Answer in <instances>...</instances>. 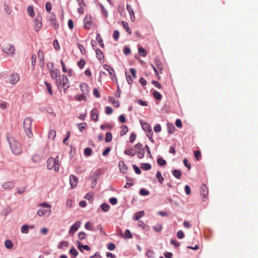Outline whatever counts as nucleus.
I'll return each instance as SVG.
<instances>
[{"mask_svg":"<svg viewBox=\"0 0 258 258\" xmlns=\"http://www.w3.org/2000/svg\"><path fill=\"white\" fill-rule=\"evenodd\" d=\"M7 140L13 153L17 155L20 154L22 151V148L20 143L12 137L9 136L7 137Z\"/></svg>","mask_w":258,"mask_h":258,"instance_id":"1","label":"nucleus"},{"mask_svg":"<svg viewBox=\"0 0 258 258\" xmlns=\"http://www.w3.org/2000/svg\"><path fill=\"white\" fill-rule=\"evenodd\" d=\"M56 85L58 90H61L63 89L64 92L70 87V82L67 77L63 75L60 77V79L56 82Z\"/></svg>","mask_w":258,"mask_h":258,"instance_id":"2","label":"nucleus"},{"mask_svg":"<svg viewBox=\"0 0 258 258\" xmlns=\"http://www.w3.org/2000/svg\"><path fill=\"white\" fill-rule=\"evenodd\" d=\"M42 208L40 209L37 211V215L39 216H46L48 217L51 213V206L47 203H43L39 205Z\"/></svg>","mask_w":258,"mask_h":258,"instance_id":"3","label":"nucleus"},{"mask_svg":"<svg viewBox=\"0 0 258 258\" xmlns=\"http://www.w3.org/2000/svg\"><path fill=\"white\" fill-rule=\"evenodd\" d=\"M47 167L49 170L53 169L55 171L59 169V157L57 156L55 158H49L47 161Z\"/></svg>","mask_w":258,"mask_h":258,"instance_id":"4","label":"nucleus"},{"mask_svg":"<svg viewBox=\"0 0 258 258\" xmlns=\"http://www.w3.org/2000/svg\"><path fill=\"white\" fill-rule=\"evenodd\" d=\"M32 120L30 118H26L23 121V128L26 136L31 138L33 136L31 131Z\"/></svg>","mask_w":258,"mask_h":258,"instance_id":"5","label":"nucleus"},{"mask_svg":"<svg viewBox=\"0 0 258 258\" xmlns=\"http://www.w3.org/2000/svg\"><path fill=\"white\" fill-rule=\"evenodd\" d=\"M3 50L10 56H13L15 54V48L14 46L9 43L4 44Z\"/></svg>","mask_w":258,"mask_h":258,"instance_id":"6","label":"nucleus"},{"mask_svg":"<svg viewBox=\"0 0 258 258\" xmlns=\"http://www.w3.org/2000/svg\"><path fill=\"white\" fill-rule=\"evenodd\" d=\"M47 19L49 22L51 23V25L53 29L57 30L59 28V24L56 22V16L51 13L47 16Z\"/></svg>","mask_w":258,"mask_h":258,"instance_id":"7","label":"nucleus"},{"mask_svg":"<svg viewBox=\"0 0 258 258\" xmlns=\"http://www.w3.org/2000/svg\"><path fill=\"white\" fill-rule=\"evenodd\" d=\"M34 29L36 31H39L42 26V18L41 16H37L33 21Z\"/></svg>","mask_w":258,"mask_h":258,"instance_id":"8","label":"nucleus"},{"mask_svg":"<svg viewBox=\"0 0 258 258\" xmlns=\"http://www.w3.org/2000/svg\"><path fill=\"white\" fill-rule=\"evenodd\" d=\"M84 28L86 29H90L93 27V21L92 17L89 15H86L84 20Z\"/></svg>","mask_w":258,"mask_h":258,"instance_id":"9","label":"nucleus"},{"mask_svg":"<svg viewBox=\"0 0 258 258\" xmlns=\"http://www.w3.org/2000/svg\"><path fill=\"white\" fill-rule=\"evenodd\" d=\"M50 74L52 79L55 80V82L60 79V71L58 69L50 70Z\"/></svg>","mask_w":258,"mask_h":258,"instance_id":"10","label":"nucleus"},{"mask_svg":"<svg viewBox=\"0 0 258 258\" xmlns=\"http://www.w3.org/2000/svg\"><path fill=\"white\" fill-rule=\"evenodd\" d=\"M81 225L80 221L76 222L71 227L69 230V233L71 235H73L75 232H76Z\"/></svg>","mask_w":258,"mask_h":258,"instance_id":"11","label":"nucleus"},{"mask_svg":"<svg viewBox=\"0 0 258 258\" xmlns=\"http://www.w3.org/2000/svg\"><path fill=\"white\" fill-rule=\"evenodd\" d=\"M70 183L72 188H75L78 185V178L75 175L72 174L70 177Z\"/></svg>","mask_w":258,"mask_h":258,"instance_id":"12","label":"nucleus"},{"mask_svg":"<svg viewBox=\"0 0 258 258\" xmlns=\"http://www.w3.org/2000/svg\"><path fill=\"white\" fill-rule=\"evenodd\" d=\"M20 79L19 75L18 73L12 74L9 78V82L13 85L16 84Z\"/></svg>","mask_w":258,"mask_h":258,"instance_id":"13","label":"nucleus"},{"mask_svg":"<svg viewBox=\"0 0 258 258\" xmlns=\"http://www.w3.org/2000/svg\"><path fill=\"white\" fill-rule=\"evenodd\" d=\"M80 88L82 93V94L87 96L89 92L88 85L84 83H81L80 85Z\"/></svg>","mask_w":258,"mask_h":258,"instance_id":"14","label":"nucleus"},{"mask_svg":"<svg viewBox=\"0 0 258 258\" xmlns=\"http://www.w3.org/2000/svg\"><path fill=\"white\" fill-rule=\"evenodd\" d=\"M200 193L203 199H207L208 196V189L205 184H203L201 187Z\"/></svg>","mask_w":258,"mask_h":258,"instance_id":"15","label":"nucleus"},{"mask_svg":"<svg viewBox=\"0 0 258 258\" xmlns=\"http://www.w3.org/2000/svg\"><path fill=\"white\" fill-rule=\"evenodd\" d=\"M118 167L120 171L123 173H125L127 171V167L125 164L124 162L122 161H120L118 163Z\"/></svg>","mask_w":258,"mask_h":258,"instance_id":"16","label":"nucleus"},{"mask_svg":"<svg viewBox=\"0 0 258 258\" xmlns=\"http://www.w3.org/2000/svg\"><path fill=\"white\" fill-rule=\"evenodd\" d=\"M91 115L92 118L95 121H97L98 119V110L97 108L93 109L91 111Z\"/></svg>","mask_w":258,"mask_h":258,"instance_id":"17","label":"nucleus"},{"mask_svg":"<svg viewBox=\"0 0 258 258\" xmlns=\"http://www.w3.org/2000/svg\"><path fill=\"white\" fill-rule=\"evenodd\" d=\"M126 9L130 15L131 21L132 22H134L135 20V17L134 11L132 8L131 6L129 5H127Z\"/></svg>","mask_w":258,"mask_h":258,"instance_id":"18","label":"nucleus"},{"mask_svg":"<svg viewBox=\"0 0 258 258\" xmlns=\"http://www.w3.org/2000/svg\"><path fill=\"white\" fill-rule=\"evenodd\" d=\"M4 189H12L15 186V183L13 181H8L5 182L3 185Z\"/></svg>","mask_w":258,"mask_h":258,"instance_id":"19","label":"nucleus"},{"mask_svg":"<svg viewBox=\"0 0 258 258\" xmlns=\"http://www.w3.org/2000/svg\"><path fill=\"white\" fill-rule=\"evenodd\" d=\"M143 129L147 132H149L151 135L152 128L150 125L148 123H144L142 124Z\"/></svg>","mask_w":258,"mask_h":258,"instance_id":"20","label":"nucleus"},{"mask_svg":"<svg viewBox=\"0 0 258 258\" xmlns=\"http://www.w3.org/2000/svg\"><path fill=\"white\" fill-rule=\"evenodd\" d=\"M155 64L156 66V68L157 70L158 71V72H160V73H162V71L163 68V64L160 61L158 60H155Z\"/></svg>","mask_w":258,"mask_h":258,"instance_id":"21","label":"nucleus"},{"mask_svg":"<svg viewBox=\"0 0 258 258\" xmlns=\"http://www.w3.org/2000/svg\"><path fill=\"white\" fill-rule=\"evenodd\" d=\"M87 95H85L83 94H78L75 96V98L76 100L81 101L83 100H86Z\"/></svg>","mask_w":258,"mask_h":258,"instance_id":"22","label":"nucleus"},{"mask_svg":"<svg viewBox=\"0 0 258 258\" xmlns=\"http://www.w3.org/2000/svg\"><path fill=\"white\" fill-rule=\"evenodd\" d=\"M144 212L143 211H140L135 213V216L133 218L134 220L135 221L138 220L140 218L143 217L144 215Z\"/></svg>","mask_w":258,"mask_h":258,"instance_id":"23","label":"nucleus"},{"mask_svg":"<svg viewBox=\"0 0 258 258\" xmlns=\"http://www.w3.org/2000/svg\"><path fill=\"white\" fill-rule=\"evenodd\" d=\"M121 23L122 24V26L124 29L126 31V32L129 34H132V30L130 29L128 23L126 22L122 21Z\"/></svg>","mask_w":258,"mask_h":258,"instance_id":"24","label":"nucleus"},{"mask_svg":"<svg viewBox=\"0 0 258 258\" xmlns=\"http://www.w3.org/2000/svg\"><path fill=\"white\" fill-rule=\"evenodd\" d=\"M124 153L126 155H130L131 156H134L136 155V153L135 152H134L133 148H130L129 149L124 150Z\"/></svg>","mask_w":258,"mask_h":258,"instance_id":"25","label":"nucleus"},{"mask_svg":"<svg viewBox=\"0 0 258 258\" xmlns=\"http://www.w3.org/2000/svg\"><path fill=\"white\" fill-rule=\"evenodd\" d=\"M138 52L143 57L146 56L147 54V51L142 47H139Z\"/></svg>","mask_w":258,"mask_h":258,"instance_id":"26","label":"nucleus"},{"mask_svg":"<svg viewBox=\"0 0 258 258\" xmlns=\"http://www.w3.org/2000/svg\"><path fill=\"white\" fill-rule=\"evenodd\" d=\"M56 137V132L54 130H51L48 133V138L53 140Z\"/></svg>","mask_w":258,"mask_h":258,"instance_id":"27","label":"nucleus"},{"mask_svg":"<svg viewBox=\"0 0 258 258\" xmlns=\"http://www.w3.org/2000/svg\"><path fill=\"white\" fill-rule=\"evenodd\" d=\"M30 227L29 225H24L21 227V232L25 234H27L29 233V228Z\"/></svg>","mask_w":258,"mask_h":258,"instance_id":"28","label":"nucleus"},{"mask_svg":"<svg viewBox=\"0 0 258 258\" xmlns=\"http://www.w3.org/2000/svg\"><path fill=\"white\" fill-rule=\"evenodd\" d=\"M136 154H137L138 157L140 159H142L144 157L145 151L144 149H141V150L137 151L135 152Z\"/></svg>","mask_w":258,"mask_h":258,"instance_id":"29","label":"nucleus"},{"mask_svg":"<svg viewBox=\"0 0 258 258\" xmlns=\"http://www.w3.org/2000/svg\"><path fill=\"white\" fill-rule=\"evenodd\" d=\"M101 208L104 212H108L110 209V206L106 203H103L101 205Z\"/></svg>","mask_w":258,"mask_h":258,"instance_id":"30","label":"nucleus"},{"mask_svg":"<svg viewBox=\"0 0 258 258\" xmlns=\"http://www.w3.org/2000/svg\"><path fill=\"white\" fill-rule=\"evenodd\" d=\"M27 12H28V15L31 17H33L35 15V13L34 12L33 7L32 6H29L28 7Z\"/></svg>","mask_w":258,"mask_h":258,"instance_id":"31","label":"nucleus"},{"mask_svg":"<svg viewBox=\"0 0 258 258\" xmlns=\"http://www.w3.org/2000/svg\"><path fill=\"white\" fill-rule=\"evenodd\" d=\"M172 174L173 176L177 179H179L181 177V172L178 170L175 169L173 170Z\"/></svg>","mask_w":258,"mask_h":258,"instance_id":"32","label":"nucleus"},{"mask_svg":"<svg viewBox=\"0 0 258 258\" xmlns=\"http://www.w3.org/2000/svg\"><path fill=\"white\" fill-rule=\"evenodd\" d=\"M112 139V134L110 132H107L106 133V136L105 138V141L106 142H110L111 141Z\"/></svg>","mask_w":258,"mask_h":258,"instance_id":"33","label":"nucleus"},{"mask_svg":"<svg viewBox=\"0 0 258 258\" xmlns=\"http://www.w3.org/2000/svg\"><path fill=\"white\" fill-rule=\"evenodd\" d=\"M5 245L8 249H12L13 246V244L10 240H6L5 242Z\"/></svg>","mask_w":258,"mask_h":258,"instance_id":"34","label":"nucleus"},{"mask_svg":"<svg viewBox=\"0 0 258 258\" xmlns=\"http://www.w3.org/2000/svg\"><path fill=\"white\" fill-rule=\"evenodd\" d=\"M156 178L158 179L160 183H162L164 180V178L162 177L161 173L160 171H157L156 174Z\"/></svg>","mask_w":258,"mask_h":258,"instance_id":"35","label":"nucleus"},{"mask_svg":"<svg viewBox=\"0 0 258 258\" xmlns=\"http://www.w3.org/2000/svg\"><path fill=\"white\" fill-rule=\"evenodd\" d=\"M141 168L144 170H148L151 168V165L149 163H142Z\"/></svg>","mask_w":258,"mask_h":258,"instance_id":"36","label":"nucleus"},{"mask_svg":"<svg viewBox=\"0 0 258 258\" xmlns=\"http://www.w3.org/2000/svg\"><path fill=\"white\" fill-rule=\"evenodd\" d=\"M128 131V128L126 125H122L121 126V131L120 132V136H124Z\"/></svg>","mask_w":258,"mask_h":258,"instance_id":"37","label":"nucleus"},{"mask_svg":"<svg viewBox=\"0 0 258 258\" xmlns=\"http://www.w3.org/2000/svg\"><path fill=\"white\" fill-rule=\"evenodd\" d=\"M96 56L97 57L100 59V60H101L102 58L103 57V54L101 51V50H100V49H96Z\"/></svg>","mask_w":258,"mask_h":258,"instance_id":"38","label":"nucleus"},{"mask_svg":"<svg viewBox=\"0 0 258 258\" xmlns=\"http://www.w3.org/2000/svg\"><path fill=\"white\" fill-rule=\"evenodd\" d=\"M68 246V242L66 241H62L59 242L58 245V248L60 249H63L64 247H66Z\"/></svg>","mask_w":258,"mask_h":258,"instance_id":"39","label":"nucleus"},{"mask_svg":"<svg viewBox=\"0 0 258 258\" xmlns=\"http://www.w3.org/2000/svg\"><path fill=\"white\" fill-rule=\"evenodd\" d=\"M44 83L46 85V88H47V90L49 94L51 95H52L53 92L52 90V87H51L50 84L47 83V82H45Z\"/></svg>","mask_w":258,"mask_h":258,"instance_id":"40","label":"nucleus"},{"mask_svg":"<svg viewBox=\"0 0 258 258\" xmlns=\"http://www.w3.org/2000/svg\"><path fill=\"white\" fill-rule=\"evenodd\" d=\"M168 133L172 134L175 131V127L173 124H167Z\"/></svg>","mask_w":258,"mask_h":258,"instance_id":"41","label":"nucleus"},{"mask_svg":"<svg viewBox=\"0 0 258 258\" xmlns=\"http://www.w3.org/2000/svg\"><path fill=\"white\" fill-rule=\"evenodd\" d=\"M77 243H78V248H79V249L80 250L82 251V249H81V248H83V249L86 250H90V247L87 245H81L80 244V242H77Z\"/></svg>","mask_w":258,"mask_h":258,"instance_id":"42","label":"nucleus"},{"mask_svg":"<svg viewBox=\"0 0 258 258\" xmlns=\"http://www.w3.org/2000/svg\"><path fill=\"white\" fill-rule=\"evenodd\" d=\"M70 253L73 256L72 258H75L76 257L78 254V251L75 248H72L70 250Z\"/></svg>","mask_w":258,"mask_h":258,"instance_id":"43","label":"nucleus"},{"mask_svg":"<svg viewBox=\"0 0 258 258\" xmlns=\"http://www.w3.org/2000/svg\"><path fill=\"white\" fill-rule=\"evenodd\" d=\"M36 60V56L35 54H33L31 56V66L32 69H34Z\"/></svg>","mask_w":258,"mask_h":258,"instance_id":"44","label":"nucleus"},{"mask_svg":"<svg viewBox=\"0 0 258 258\" xmlns=\"http://www.w3.org/2000/svg\"><path fill=\"white\" fill-rule=\"evenodd\" d=\"M153 96L154 97V98L157 99V100H160L162 98V96L161 95V94L158 92V91H154L153 92Z\"/></svg>","mask_w":258,"mask_h":258,"instance_id":"45","label":"nucleus"},{"mask_svg":"<svg viewBox=\"0 0 258 258\" xmlns=\"http://www.w3.org/2000/svg\"><path fill=\"white\" fill-rule=\"evenodd\" d=\"M84 154L86 156H90L92 154V149L90 148H86L84 149Z\"/></svg>","mask_w":258,"mask_h":258,"instance_id":"46","label":"nucleus"},{"mask_svg":"<svg viewBox=\"0 0 258 258\" xmlns=\"http://www.w3.org/2000/svg\"><path fill=\"white\" fill-rule=\"evenodd\" d=\"M43 57H44L43 52L42 50L40 49L39 50L38 54V58L40 62H41V61L43 62ZM42 63H43V62H42Z\"/></svg>","mask_w":258,"mask_h":258,"instance_id":"47","label":"nucleus"},{"mask_svg":"<svg viewBox=\"0 0 258 258\" xmlns=\"http://www.w3.org/2000/svg\"><path fill=\"white\" fill-rule=\"evenodd\" d=\"M109 100L110 102L112 103V104L115 107H119V102L118 101H115L112 97L109 98Z\"/></svg>","mask_w":258,"mask_h":258,"instance_id":"48","label":"nucleus"},{"mask_svg":"<svg viewBox=\"0 0 258 258\" xmlns=\"http://www.w3.org/2000/svg\"><path fill=\"white\" fill-rule=\"evenodd\" d=\"M194 155L197 160H200L201 158V153L200 151H195Z\"/></svg>","mask_w":258,"mask_h":258,"instance_id":"49","label":"nucleus"},{"mask_svg":"<svg viewBox=\"0 0 258 258\" xmlns=\"http://www.w3.org/2000/svg\"><path fill=\"white\" fill-rule=\"evenodd\" d=\"M86 64V61L84 59H81L80 61L78 62V65L79 67L81 69H82L84 67Z\"/></svg>","mask_w":258,"mask_h":258,"instance_id":"50","label":"nucleus"},{"mask_svg":"<svg viewBox=\"0 0 258 258\" xmlns=\"http://www.w3.org/2000/svg\"><path fill=\"white\" fill-rule=\"evenodd\" d=\"M134 149L135 150V152H136L137 151L141 150V149H143L144 148L143 145L139 143L134 146Z\"/></svg>","mask_w":258,"mask_h":258,"instance_id":"51","label":"nucleus"},{"mask_svg":"<svg viewBox=\"0 0 258 258\" xmlns=\"http://www.w3.org/2000/svg\"><path fill=\"white\" fill-rule=\"evenodd\" d=\"M140 194L143 196H148L149 195V191L144 188H141L140 190Z\"/></svg>","mask_w":258,"mask_h":258,"instance_id":"52","label":"nucleus"},{"mask_svg":"<svg viewBox=\"0 0 258 258\" xmlns=\"http://www.w3.org/2000/svg\"><path fill=\"white\" fill-rule=\"evenodd\" d=\"M152 84L156 87H157L158 89H162V86L161 85V84L156 81H152Z\"/></svg>","mask_w":258,"mask_h":258,"instance_id":"53","label":"nucleus"},{"mask_svg":"<svg viewBox=\"0 0 258 258\" xmlns=\"http://www.w3.org/2000/svg\"><path fill=\"white\" fill-rule=\"evenodd\" d=\"M87 124L85 122L79 123L78 124V128L80 132H82L83 130L85 128V127L86 126Z\"/></svg>","mask_w":258,"mask_h":258,"instance_id":"54","label":"nucleus"},{"mask_svg":"<svg viewBox=\"0 0 258 258\" xmlns=\"http://www.w3.org/2000/svg\"><path fill=\"white\" fill-rule=\"evenodd\" d=\"M119 37V32L117 30L114 31L113 37L115 40L117 41Z\"/></svg>","mask_w":258,"mask_h":258,"instance_id":"55","label":"nucleus"},{"mask_svg":"<svg viewBox=\"0 0 258 258\" xmlns=\"http://www.w3.org/2000/svg\"><path fill=\"white\" fill-rule=\"evenodd\" d=\"M153 229L157 231V232H160L162 229V226L160 224L157 225L153 227Z\"/></svg>","mask_w":258,"mask_h":258,"instance_id":"56","label":"nucleus"},{"mask_svg":"<svg viewBox=\"0 0 258 258\" xmlns=\"http://www.w3.org/2000/svg\"><path fill=\"white\" fill-rule=\"evenodd\" d=\"M86 237V234L84 232H80L78 233V237L80 239H84Z\"/></svg>","mask_w":258,"mask_h":258,"instance_id":"57","label":"nucleus"},{"mask_svg":"<svg viewBox=\"0 0 258 258\" xmlns=\"http://www.w3.org/2000/svg\"><path fill=\"white\" fill-rule=\"evenodd\" d=\"M106 69L107 70L108 72L110 75V76H114V71L112 68H111L109 66H107V68Z\"/></svg>","mask_w":258,"mask_h":258,"instance_id":"58","label":"nucleus"},{"mask_svg":"<svg viewBox=\"0 0 258 258\" xmlns=\"http://www.w3.org/2000/svg\"><path fill=\"white\" fill-rule=\"evenodd\" d=\"M78 47H79L81 53L82 54H84L85 53L86 51H85V47L83 46V45L80 43H78Z\"/></svg>","mask_w":258,"mask_h":258,"instance_id":"59","label":"nucleus"},{"mask_svg":"<svg viewBox=\"0 0 258 258\" xmlns=\"http://www.w3.org/2000/svg\"><path fill=\"white\" fill-rule=\"evenodd\" d=\"M124 237L127 238H131L132 237V233L128 229L126 230L124 233Z\"/></svg>","mask_w":258,"mask_h":258,"instance_id":"60","label":"nucleus"},{"mask_svg":"<svg viewBox=\"0 0 258 258\" xmlns=\"http://www.w3.org/2000/svg\"><path fill=\"white\" fill-rule=\"evenodd\" d=\"M157 163H158V164L160 166H163L166 163V162L165 160L162 159V158H159L158 160H157Z\"/></svg>","mask_w":258,"mask_h":258,"instance_id":"61","label":"nucleus"},{"mask_svg":"<svg viewBox=\"0 0 258 258\" xmlns=\"http://www.w3.org/2000/svg\"><path fill=\"white\" fill-rule=\"evenodd\" d=\"M26 191V187H23L22 188H17V191L19 195L23 194Z\"/></svg>","mask_w":258,"mask_h":258,"instance_id":"62","label":"nucleus"},{"mask_svg":"<svg viewBox=\"0 0 258 258\" xmlns=\"http://www.w3.org/2000/svg\"><path fill=\"white\" fill-rule=\"evenodd\" d=\"M177 236L179 239H182L184 237V234L182 231L179 230L177 232Z\"/></svg>","mask_w":258,"mask_h":258,"instance_id":"63","label":"nucleus"},{"mask_svg":"<svg viewBox=\"0 0 258 258\" xmlns=\"http://www.w3.org/2000/svg\"><path fill=\"white\" fill-rule=\"evenodd\" d=\"M107 248L110 250H113L115 248V245L113 243H109L107 245Z\"/></svg>","mask_w":258,"mask_h":258,"instance_id":"64","label":"nucleus"}]
</instances>
